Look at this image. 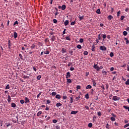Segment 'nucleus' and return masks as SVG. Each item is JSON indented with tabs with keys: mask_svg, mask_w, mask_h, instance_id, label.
I'll use <instances>...</instances> for the list:
<instances>
[{
	"mask_svg": "<svg viewBox=\"0 0 129 129\" xmlns=\"http://www.w3.org/2000/svg\"><path fill=\"white\" fill-rule=\"evenodd\" d=\"M49 38L50 39V41H51V42H54V41H55V40H56V36H54V35H50L49 36Z\"/></svg>",
	"mask_w": 129,
	"mask_h": 129,
	"instance_id": "1",
	"label": "nucleus"
},
{
	"mask_svg": "<svg viewBox=\"0 0 129 129\" xmlns=\"http://www.w3.org/2000/svg\"><path fill=\"white\" fill-rule=\"evenodd\" d=\"M119 99H120V98L117 97V96H114L112 98V100H114V101L119 100Z\"/></svg>",
	"mask_w": 129,
	"mask_h": 129,
	"instance_id": "2",
	"label": "nucleus"
},
{
	"mask_svg": "<svg viewBox=\"0 0 129 129\" xmlns=\"http://www.w3.org/2000/svg\"><path fill=\"white\" fill-rule=\"evenodd\" d=\"M100 49L101 50V51H106V48L104 46H101L100 47Z\"/></svg>",
	"mask_w": 129,
	"mask_h": 129,
	"instance_id": "3",
	"label": "nucleus"
},
{
	"mask_svg": "<svg viewBox=\"0 0 129 129\" xmlns=\"http://www.w3.org/2000/svg\"><path fill=\"white\" fill-rule=\"evenodd\" d=\"M93 67H94V68L95 69H96L97 71H99L100 68H99V67L97 66V64H94Z\"/></svg>",
	"mask_w": 129,
	"mask_h": 129,
	"instance_id": "4",
	"label": "nucleus"
},
{
	"mask_svg": "<svg viewBox=\"0 0 129 129\" xmlns=\"http://www.w3.org/2000/svg\"><path fill=\"white\" fill-rule=\"evenodd\" d=\"M70 77H71V75L70 74V72H68L67 73L66 78L67 79H68Z\"/></svg>",
	"mask_w": 129,
	"mask_h": 129,
	"instance_id": "5",
	"label": "nucleus"
},
{
	"mask_svg": "<svg viewBox=\"0 0 129 129\" xmlns=\"http://www.w3.org/2000/svg\"><path fill=\"white\" fill-rule=\"evenodd\" d=\"M77 113H78V111H72L71 112V114H76Z\"/></svg>",
	"mask_w": 129,
	"mask_h": 129,
	"instance_id": "6",
	"label": "nucleus"
},
{
	"mask_svg": "<svg viewBox=\"0 0 129 129\" xmlns=\"http://www.w3.org/2000/svg\"><path fill=\"white\" fill-rule=\"evenodd\" d=\"M124 39L125 41H126V45H128V44H129L128 38H124Z\"/></svg>",
	"mask_w": 129,
	"mask_h": 129,
	"instance_id": "7",
	"label": "nucleus"
},
{
	"mask_svg": "<svg viewBox=\"0 0 129 129\" xmlns=\"http://www.w3.org/2000/svg\"><path fill=\"white\" fill-rule=\"evenodd\" d=\"M28 102H30V99H29V98H28L27 97H26L25 103H28Z\"/></svg>",
	"mask_w": 129,
	"mask_h": 129,
	"instance_id": "8",
	"label": "nucleus"
},
{
	"mask_svg": "<svg viewBox=\"0 0 129 129\" xmlns=\"http://www.w3.org/2000/svg\"><path fill=\"white\" fill-rule=\"evenodd\" d=\"M11 100H12V99L11 98V96L8 95V101L9 103H11Z\"/></svg>",
	"mask_w": 129,
	"mask_h": 129,
	"instance_id": "9",
	"label": "nucleus"
},
{
	"mask_svg": "<svg viewBox=\"0 0 129 129\" xmlns=\"http://www.w3.org/2000/svg\"><path fill=\"white\" fill-rule=\"evenodd\" d=\"M14 38L17 39L18 38V33L16 32H14Z\"/></svg>",
	"mask_w": 129,
	"mask_h": 129,
	"instance_id": "10",
	"label": "nucleus"
},
{
	"mask_svg": "<svg viewBox=\"0 0 129 129\" xmlns=\"http://www.w3.org/2000/svg\"><path fill=\"white\" fill-rule=\"evenodd\" d=\"M64 26H68V24H69V20H66L64 21Z\"/></svg>",
	"mask_w": 129,
	"mask_h": 129,
	"instance_id": "11",
	"label": "nucleus"
},
{
	"mask_svg": "<svg viewBox=\"0 0 129 129\" xmlns=\"http://www.w3.org/2000/svg\"><path fill=\"white\" fill-rule=\"evenodd\" d=\"M92 88V86L90 85H88L87 87H86V89H91Z\"/></svg>",
	"mask_w": 129,
	"mask_h": 129,
	"instance_id": "12",
	"label": "nucleus"
},
{
	"mask_svg": "<svg viewBox=\"0 0 129 129\" xmlns=\"http://www.w3.org/2000/svg\"><path fill=\"white\" fill-rule=\"evenodd\" d=\"M66 5H62V6H61V10L62 11H64V10H66Z\"/></svg>",
	"mask_w": 129,
	"mask_h": 129,
	"instance_id": "13",
	"label": "nucleus"
},
{
	"mask_svg": "<svg viewBox=\"0 0 129 129\" xmlns=\"http://www.w3.org/2000/svg\"><path fill=\"white\" fill-rule=\"evenodd\" d=\"M55 98H56V99H60V98H61V96H60L59 94H57L55 96Z\"/></svg>",
	"mask_w": 129,
	"mask_h": 129,
	"instance_id": "14",
	"label": "nucleus"
},
{
	"mask_svg": "<svg viewBox=\"0 0 129 129\" xmlns=\"http://www.w3.org/2000/svg\"><path fill=\"white\" fill-rule=\"evenodd\" d=\"M11 106L12 107L15 108L17 106V105L15 103H12Z\"/></svg>",
	"mask_w": 129,
	"mask_h": 129,
	"instance_id": "15",
	"label": "nucleus"
},
{
	"mask_svg": "<svg viewBox=\"0 0 129 129\" xmlns=\"http://www.w3.org/2000/svg\"><path fill=\"white\" fill-rule=\"evenodd\" d=\"M67 50V49L66 48H62V49H61V52H62V53H66Z\"/></svg>",
	"mask_w": 129,
	"mask_h": 129,
	"instance_id": "16",
	"label": "nucleus"
},
{
	"mask_svg": "<svg viewBox=\"0 0 129 129\" xmlns=\"http://www.w3.org/2000/svg\"><path fill=\"white\" fill-rule=\"evenodd\" d=\"M67 82H68V83H72V81L71 79H67Z\"/></svg>",
	"mask_w": 129,
	"mask_h": 129,
	"instance_id": "17",
	"label": "nucleus"
},
{
	"mask_svg": "<svg viewBox=\"0 0 129 129\" xmlns=\"http://www.w3.org/2000/svg\"><path fill=\"white\" fill-rule=\"evenodd\" d=\"M56 106L57 107H59V106H62V104H61L60 103H57L56 104Z\"/></svg>",
	"mask_w": 129,
	"mask_h": 129,
	"instance_id": "18",
	"label": "nucleus"
},
{
	"mask_svg": "<svg viewBox=\"0 0 129 129\" xmlns=\"http://www.w3.org/2000/svg\"><path fill=\"white\" fill-rule=\"evenodd\" d=\"M95 46H94V45H93V46H92V52H94L95 51Z\"/></svg>",
	"mask_w": 129,
	"mask_h": 129,
	"instance_id": "19",
	"label": "nucleus"
},
{
	"mask_svg": "<svg viewBox=\"0 0 129 129\" xmlns=\"http://www.w3.org/2000/svg\"><path fill=\"white\" fill-rule=\"evenodd\" d=\"M11 97H15L16 96V94H14L13 92L11 93Z\"/></svg>",
	"mask_w": 129,
	"mask_h": 129,
	"instance_id": "20",
	"label": "nucleus"
},
{
	"mask_svg": "<svg viewBox=\"0 0 129 129\" xmlns=\"http://www.w3.org/2000/svg\"><path fill=\"white\" fill-rule=\"evenodd\" d=\"M96 13L97 14H99V15H100V14H101V12H100V9H98L96 11Z\"/></svg>",
	"mask_w": 129,
	"mask_h": 129,
	"instance_id": "21",
	"label": "nucleus"
},
{
	"mask_svg": "<svg viewBox=\"0 0 129 129\" xmlns=\"http://www.w3.org/2000/svg\"><path fill=\"white\" fill-rule=\"evenodd\" d=\"M113 18V17L112 16H111V15H109L108 16V20H111Z\"/></svg>",
	"mask_w": 129,
	"mask_h": 129,
	"instance_id": "22",
	"label": "nucleus"
},
{
	"mask_svg": "<svg viewBox=\"0 0 129 129\" xmlns=\"http://www.w3.org/2000/svg\"><path fill=\"white\" fill-rule=\"evenodd\" d=\"M41 114H42V111H39L37 114V116H39Z\"/></svg>",
	"mask_w": 129,
	"mask_h": 129,
	"instance_id": "23",
	"label": "nucleus"
},
{
	"mask_svg": "<svg viewBox=\"0 0 129 129\" xmlns=\"http://www.w3.org/2000/svg\"><path fill=\"white\" fill-rule=\"evenodd\" d=\"M41 77H42L41 76V75H39V76H38L37 77L36 79H37V80H41Z\"/></svg>",
	"mask_w": 129,
	"mask_h": 129,
	"instance_id": "24",
	"label": "nucleus"
},
{
	"mask_svg": "<svg viewBox=\"0 0 129 129\" xmlns=\"http://www.w3.org/2000/svg\"><path fill=\"white\" fill-rule=\"evenodd\" d=\"M19 56L20 58L21 59V60L24 59V57H23V55H22V54L19 53Z\"/></svg>",
	"mask_w": 129,
	"mask_h": 129,
	"instance_id": "25",
	"label": "nucleus"
},
{
	"mask_svg": "<svg viewBox=\"0 0 129 129\" xmlns=\"http://www.w3.org/2000/svg\"><path fill=\"white\" fill-rule=\"evenodd\" d=\"M107 73L106 72V71L105 70H103V71H102V74H103V75H106Z\"/></svg>",
	"mask_w": 129,
	"mask_h": 129,
	"instance_id": "26",
	"label": "nucleus"
},
{
	"mask_svg": "<svg viewBox=\"0 0 129 129\" xmlns=\"http://www.w3.org/2000/svg\"><path fill=\"white\" fill-rule=\"evenodd\" d=\"M49 53H50V51H49V50H46L44 52V54H45L46 55H48Z\"/></svg>",
	"mask_w": 129,
	"mask_h": 129,
	"instance_id": "27",
	"label": "nucleus"
},
{
	"mask_svg": "<svg viewBox=\"0 0 129 129\" xmlns=\"http://www.w3.org/2000/svg\"><path fill=\"white\" fill-rule=\"evenodd\" d=\"M70 98L71 99L70 100V103H73V102H74V101H73V97H70Z\"/></svg>",
	"mask_w": 129,
	"mask_h": 129,
	"instance_id": "28",
	"label": "nucleus"
},
{
	"mask_svg": "<svg viewBox=\"0 0 129 129\" xmlns=\"http://www.w3.org/2000/svg\"><path fill=\"white\" fill-rule=\"evenodd\" d=\"M54 15H54L55 18H56L57 16H58V15H59V12H58V11L55 12V13Z\"/></svg>",
	"mask_w": 129,
	"mask_h": 129,
	"instance_id": "29",
	"label": "nucleus"
},
{
	"mask_svg": "<svg viewBox=\"0 0 129 129\" xmlns=\"http://www.w3.org/2000/svg\"><path fill=\"white\" fill-rule=\"evenodd\" d=\"M125 85H129V79L127 80V81L125 82Z\"/></svg>",
	"mask_w": 129,
	"mask_h": 129,
	"instance_id": "30",
	"label": "nucleus"
},
{
	"mask_svg": "<svg viewBox=\"0 0 129 129\" xmlns=\"http://www.w3.org/2000/svg\"><path fill=\"white\" fill-rule=\"evenodd\" d=\"M111 121H115V118L114 117H111L110 118Z\"/></svg>",
	"mask_w": 129,
	"mask_h": 129,
	"instance_id": "31",
	"label": "nucleus"
},
{
	"mask_svg": "<svg viewBox=\"0 0 129 129\" xmlns=\"http://www.w3.org/2000/svg\"><path fill=\"white\" fill-rule=\"evenodd\" d=\"M79 18L80 19V20L82 21V20H83L84 19V16H79Z\"/></svg>",
	"mask_w": 129,
	"mask_h": 129,
	"instance_id": "32",
	"label": "nucleus"
},
{
	"mask_svg": "<svg viewBox=\"0 0 129 129\" xmlns=\"http://www.w3.org/2000/svg\"><path fill=\"white\" fill-rule=\"evenodd\" d=\"M6 126L7 127H9V126L12 125V124H11V123L9 122V123H6Z\"/></svg>",
	"mask_w": 129,
	"mask_h": 129,
	"instance_id": "33",
	"label": "nucleus"
},
{
	"mask_svg": "<svg viewBox=\"0 0 129 129\" xmlns=\"http://www.w3.org/2000/svg\"><path fill=\"white\" fill-rule=\"evenodd\" d=\"M109 126H110V125H109L108 123H107L106 125V128L107 129H109Z\"/></svg>",
	"mask_w": 129,
	"mask_h": 129,
	"instance_id": "34",
	"label": "nucleus"
},
{
	"mask_svg": "<svg viewBox=\"0 0 129 129\" xmlns=\"http://www.w3.org/2000/svg\"><path fill=\"white\" fill-rule=\"evenodd\" d=\"M16 25H17V26H18V25H19V22H18V21H16L14 23V26H16Z\"/></svg>",
	"mask_w": 129,
	"mask_h": 129,
	"instance_id": "35",
	"label": "nucleus"
},
{
	"mask_svg": "<svg viewBox=\"0 0 129 129\" xmlns=\"http://www.w3.org/2000/svg\"><path fill=\"white\" fill-rule=\"evenodd\" d=\"M80 99V95H79L78 97H77L76 98V101H78V100H79Z\"/></svg>",
	"mask_w": 129,
	"mask_h": 129,
	"instance_id": "36",
	"label": "nucleus"
},
{
	"mask_svg": "<svg viewBox=\"0 0 129 129\" xmlns=\"http://www.w3.org/2000/svg\"><path fill=\"white\" fill-rule=\"evenodd\" d=\"M85 98H86V99H88V98H89V95L88 94H86L85 95Z\"/></svg>",
	"mask_w": 129,
	"mask_h": 129,
	"instance_id": "37",
	"label": "nucleus"
},
{
	"mask_svg": "<svg viewBox=\"0 0 129 129\" xmlns=\"http://www.w3.org/2000/svg\"><path fill=\"white\" fill-rule=\"evenodd\" d=\"M66 40H67L68 41H71V39H70V37H69V36L66 37Z\"/></svg>",
	"mask_w": 129,
	"mask_h": 129,
	"instance_id": "38",
	"label": "nucleus"
},
{
	"mask_svg": "<svg viewBox=\"0 0 129 129\" xmlns=\"http://www.w3.org/2000/svg\"><path fill=\"white\" fill-rule=\"evenodd\" d=\"M123 35L124 36H126L127 35V32L126 31H123Z\"/></svg>",
	"mask_w": 129,
	"mask_h": 129,
	"instance_id": "39",
	"label": "nucleus"
},
{
	"mask_svg": "<svg viewBox=\"0 0 129 129\" xmlns=\"http://www.w3.org/2000/svg\"><path fill=\"white\" fill-rule=\"evenodd\" d=\"M69 53L70 54H71L72 55H73L74 51L72 50H70L69 51Z\"/></svg>",
	"mask_w": 129,
	"mask_h": 129,
	"instance_id": "40",
	"label": "nucleus"
},
{
	"mask_svg": "<svg viewBox=\"0 0 129 129\" xmlns=\"http://www.w3.org/2000/svg\"><path fill=\"white\" fill-rule=\"evenodd\" d=\"M23 78H24L25 79H29V76L24 75L23 76Z\"/></svg>",
	"mask_w": 129,
	"mask_h": 129,
	"instance_id": "41",
	"label": "nucleus"
},
{
	"mask_svg": "<svg viewBox=\"0 0 129 129\" xmlns=\"http://www.w3.org/2000/svg\"><path fill=\"white\" fill-rule=\"evenodd\" d=\"M54 34H55V32H54L53 31H50L49 33V35H50V36H53V35H54Z\"/></svg>",
	"mask_w": 129,
	"mask_h": 129,
	"instance_id": "42",
	"label": "nucleus"
},
{
	"mask_svg": "<svg viewBox=\"0 0 129 129\" xmlns=\"http://www.w3.org/2000/svg\"><path fill=\"white\" fill-rule=\"evenodd\" d=\"M56 92H53L51 93V95H52V96H55V95H56Z\"/></svg>",
	"mask_w": 129,
	"mask_h": 129,
	"instance_id": "43",
	"label": "nucleus"
},
{
	"mask_svg": "<svg viewBox=\"0 0 129 129\" xmlns=\"http://www.w3.org/2000/svg\"><path fill=\"white\" fill-rule=\"evenodd\" d=\"M76 88H77V90H78V89H81V86L78 85V86H77Z\"/></svg>",
	"mask_w": 129,
	"mask_h": 129,
	"instance_id": "44",
	"label": "nucleus"
},
{
	"mask_svg": "<svg viewBox=\"0 0 129 129\" xmlns=\"http://www.w3.org/2000/svg\"><path fill=\"white\" fill-rule=\"evenodd\" d=\"M77 48H78V49H81V48H82V46H81V45L79 44L77 46Z\"/></svg>",
	"mask_w": 129,
	"mask_h": 129,
	"instance_id": "45",
	"label": "nucleus"
},
{
	"mask_svg": "<svg viewBox=\"0 0 129 129\" xmlns=\"http://www.w3.org/2000/svg\"><path fill=\"white\" fill-rule=\"evenodd\" d=\"M76 22L75 21H74V22H72L71 23V26H74V25L76 24Z\"/></svg>",
	"mask_w": 129,
	"mask_h": 129,
	"instance_id": "46",
	"label": "nucleus"
},
{
	"mask_svg": "<svg viewBox=\"0 0 129 129\" xmlns=\"http://www.w3.org/2000/svg\"><path fill=\"white\" fill-rule=\"evenodd\" d=\"M5 89H10V85L8 84L6 88H5Z\"/></svg>",
	"mask_w": 129,
	"mask_h": 129,
	"instance_id": "47",
	"label": "nucleus"
},
{
	"mask_svg": "<svg viewBox=\"0 0 129 129\" xmlns=\"http://www.w3.org/2000/svg\"><path fill=\"white\" fill-rule=\"evenodd\" d=\"M84 55H88V52L87 51H85L84 52Z\"/></svg>",
	"mask_w": 129,
	"mask_h": 129,
	"instance_id": "48",
	"label": "nucleus"
},
{
	"mask_svg": "<svg viewBox=\"0 0 129 129\" xmlns=\"http://www.w3.org/2000/svg\"><path fill=\"white\" fill-rule=\"evenodd\" d=\"M20 103L21 104H24V103H25V101H24V100H20Z\"/></svg>",
	"mask_w": 129,
	"mask_h": 129,
	"instance_id": "49",
	"label": "nucleus"
},
{
	"mask_svg": "<svg viewBox=\"0 0 129 129\" xmlns=\"http://www.w3.org/2000/svg\"><path fill=\"white\" fill-rule=\"evenodd\" d=\"M127 126H129V123H127L124 125V128H125L126 127H127Z\"/></svg>",
	"mask_w": 129,
	"mask_h": 129,
	"instance_id": "50",
	"label": "nucleus"
},
{
	"mask_svg": "<svg viewBox=\"0 0 129 129\" xmlns=\"http://www.w3.org/2000/svg\"><path fill=\"white\" fill-rule=\"evenodd\" d=\"M102 38L103 39H106V34H102Z\"/></svg>",
	"mask_w": 129,
	"mask_h": 129,
	"instance_id": "51",
	"label": "nucleus"
},
{
	"mask_svg": "<svg viewBox=\"0 0 129 129\" xmlns=\"http://www.w3.org/2000/svg\"><path fill=\"white\" fill-rule=\"evenodd\" d=\"M119 15H120V11L117 12V17H119Z\"/></svg>",
	"mask_w": 129,
	"mask_h": 129,
	"instance_id": "52",
	"label": "nucleus"
},
{
	"mask_svg": "<svg viewBox=\"0 0 129 129\" xmlns=\"http://www.w3.org/2000/svg\"><path fill=\"white\" fill-rule=\"evenodd\" d=\"M124 18H125L124 16H121L120 18V20L123 21V19H124Z\"/></svg>",
	"mask_w": 129,
	"mask_h": 129,
	"instance_id": "53",
	"label": "nucleus"
},
{
	"mask_svg": "<svg viewBox=\"0 0 129 129\" xmlns=\"http://www.w3.org/2000/svg\"><path fill=\"white\" fill-rule=\"evenodd\" d=\"M89 127H92V123H89L88 124Z\"/></svg>",
	"mask_w": 129,
	"mask_h": 129,
	"instance_id": "54",
	"label": "nucleus"
},
{
	"mask_svg": "<svg viewBox=\"0 0 129 129\" xmlns=\"http://www.w3.org/2000/svg\"><path fill=\"white\" fill-rule=\"evenodd\" d=\"M92 82H93V86H95V85H96V83L95 82V80H93V81H92Z\"/></svg>",
	"mask_w": 129,
	"mask_h": 129,
	"instance_id": "55",
	"label": "nucleus"
},
{
	"mask_svg": "<svg viewBox=\"0 0 129 129\" xmlns=\"http://www.w3.org/2000/svg\"><path fill=\"white\" fill-rule=\"evenodd\" d=\"M58 121V120H56V119H53L52 120V122H53V123H56V122H57Z\"/></svg>",
	"mask_w": 129,
	"mask_h": 129,
	"instance_id": "56",
	"label": "nucleus"
},
{
	"mask_svg": "<svg viewBox=\"0 0 129 129\" xmlns=\"http://www.w3.org/2000/svg\"><path fill=\"white\" fill-rule=\"evenodd\" d=\"M97 114L99 116H101V112L100 111H99L98 113H97Z\"/></svg>",
	"mask_w": 129,
	"mask_h": 129,
	"instance_id": "57",
	"label": "nucleus"
},
{
	"mask_svg": "<svg viewBox=\"0 0 129 129\" xmlns=\"http://www.w3.org/2000/svg\"><path fill=\"white\" fill-rule=\"evenodd\" d=\"M110 56L111 57H113V56H114V54H113V52H111V53H110Z\"/></svg>",
	"mask_w": 129,
	"mask_h": 129,
	"instance_id": "58",
	"label": "nucleus"
},
{
	"mask_svg": "<svg viewBox=\"0 0 129 129\" xmlns=\"http://www.w3.org/2000/svg\"><path fill=\"white\" fill-rule=\"evenodd\" d=\"M123 108H125V109H128L129 107L126 106H123Z\"/></svg>",
	"mask_w": 129,
	"mask_h": 129,
	"instance_id": "59",
	"label": "nucleus"
},
{
	"mask_svg": "<svg viewBox=\"0 0 129 129\" xmlns=\"http://www.w3.org/2000/svg\"><path fill=\"white\" fill-rule=\"evenodd\" d=\"M53 23H54V24H56V23H57V20H56V19H53Z\"/></svg>",
	"mask_w": 129,
	"mask_h": 129,
	"instance_id": "60",
	"label": "nucleus"
},
{
	"mask_svg": "<svg viewBox=\"0 0 129 129\" xmlns=\"http://www.w3.org/2000/svg\"><path fill=\"white\" fill-rule=\"evenodd\" d=\"M75 69H74L73 67H71L70 69V70L71 71H73L74 70H75Z\"/></svg>",
	"mask_w": 129,
	"mask_h": 129,
	"instance_id": "61",
	"label": "nucleus"
},
{
	"mask_svg": "<svg viewBox=\"0 0 129 129\" xmlns=\"http://www.w3.org/2000/svg\"><path fill=\"white\" fill-rule=\"evenodd\" d=\"M55 128L56 129H60V126H59V125L55 126Z\"/></svg>",
	"mask_w": 129,
	"mask_h": 129,
	"instance_id": "62",
	"label": "nucleus"
},
{
	"mask_svg": "<svg viewBox=\"0 0 129 129\" xmlns=\"http://www.w3.org/2000/svg\"><path fill=\"white\" fill-rule=\"evenodd\" d=\"M62 98L63 99H67V96H63Z\"/></svg>",
	"mask_w": 129,
	"mask_h": 129,
	"instance_id": "63",
	"label": "nucleus"
},
{
	"mask_svg": "<svg viewBox=\"0 0 129 129\" xmlns=\"http://www.w3.org/2000/svg\"><path fill=\"white\" fill-rule=\"evenodd\" d=\"M83 41H84L83 39L80 38V43H83Z\"/></svg>",
	"mask_w": 129,
	"mask_h": 129,
	"instance_id": "64",
	"label": "nucleus"
}]
</instances>
